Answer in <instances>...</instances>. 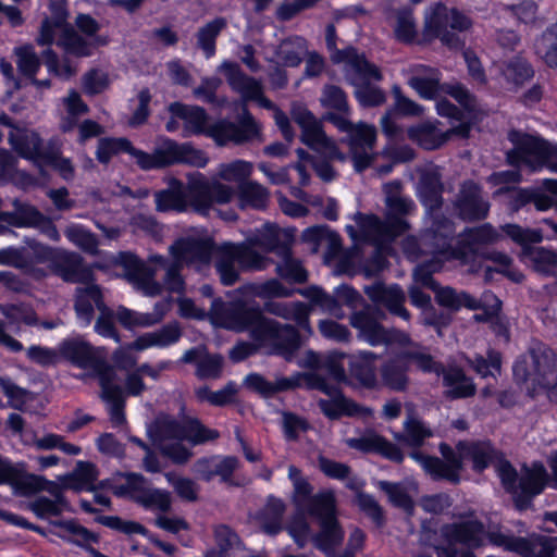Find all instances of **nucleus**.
Wrapping results in <instances>:
<instances>
[{
  "label": "nucleus",
  "mask_w": 557,
  "mask_h": 557,
  "mask_svg": "<svg viewBox=\"0 0 557 557\" xmlns=\"http://www.w3.org/2000/svg\"><path fill=\"white\" fill-rule=\"evenodd\" d=\"M456 449L462 456V463L465 460L471 461L475 473H482L494 466L503 488L511 496L518 511L531 509L534 499L549 483L550 478L543 462L533 461L531 466L524 463L519 474L491 440H460L456 443Z\"/></svg>",
  "instance_id": "f257e3e1"
},
{
  "label": "nucleus",
  "mask_w": 557,
  "mask_h": 557,
  "mask_svg": "<svg viewBox=\"0 0 557 557\" xmlns=\"http://www.w3.org/2000/svg\"><path fill=\"white\" fill-rule=\"evenodd\" d=\"M0 125L10 127L9 144L23 160L30 162L40 174L46 169L57 172L64 181H72L75 166L72 160L63 156V143L58 136L45 140L41 135L27 127H20L5 112H0Z\"/></svg>",
  "instance_id": "f03ea898"
},
{
  "label": "nucleus",
  "mask_w": 557,
  "mask_h": 557,
  "mask_svg": "<svg viewBox=\"0 0 557 557\" xmlns=\"http://www.w3.org/2000/svg\"><path fill=\"white\" fill-rule=\"evenodd\" d=\"M302 511L315 519L319 524L320 530L312 537L317 549L330 555L342 545L345 532L337 518V503L332 490L315 493Z\"/></svg>",
  "instance_id": "7ed1b4c3"
},
{
  "label": "nucleus",
  "mask_w": 557,
  "mask_h": 557,
  "mask_svg": "<svg viewBox=\"0 0 557 557\" xmlns=\"http://www.w3.org/2000/svg\"><path fill=\"white\" fill-rule=\"evenodd\" d=\"M211 313L223 327L236 333L247 332L255 343L270 320L256 301L243 299L226 302L221 297L213 298Z\"/></svg>",
  "instance_id": "20e7f679"
},
{
  "label": "nucleus",
  "mask_w": 557,
  "mask_h": 557,
  "mask_svg": "<svg viewBox=\"0 0 557 557\" xmlns=\"http://www.w3.org/2000/svg\"><path fill=\"white\" fill-rule=\"evenodd\" d=\"M513 148L506 152V162L512 168L527 165L533 171L547 168L557 173V145L541 136L512 129L508 135Z\"/></svg>",
  "instance_id": "39448f33"
},
{
  "label": "nucleus",
  "mask_w": 557,
  "mask_h": 557,
  "mask_svg": "<svg viewBox=\"0 0 557 557\" xmlns=\"http://www.w3.org/2000/svg\"><path fill=\"white\" fill-rule=\"evenodd\" d=\"M411 364L422 373L437 372L440 367L428 351L412 349L392 351L379 369L382 385L392 392H406L410 384Z\"/></svg>",
  "instance_id": "423d86ee"
},
{
  "label": "nucleus",
  "mask_w": 557,
  "mask_h": 557,
  "mask_svg": "<svg viewBox=\"0 0 557 557\" xmlns=\"http://www.w3.org/2000/svg\"><path fill=\"white\" fill-rule=\"evenodd\" d=\"M441 457L426 455L420 450H412L409 456L417 461L424 472L434 482H447L451 485H458L461 482V473L465 469L462 456L456 447H451L446 442L438 445Z\"/></svg>",
  "instance_id": "0eeeda50"
},
{
  "label": "nucleus",
  "mask_w": 557,
  "mask_h": 557,
  "mask_svg": "<svg viewBox=\"0 0 557 557\" xmlns=\"http://www.w3.org/2000/svg\"><path fill=\"white\" fill-rule=\"evenodd\" d=\"M497 240L498 233L490 223L473 227L467 226L460 233H456L446 260L468 264L484 256V246Z\"/></svg>",
  "instance_id": "6e6552de"
},
{
  "label": "nucleus",
  "mask_w": 557,
  "mask_h": 557,
  "mask_svg": "<svg viewBox=\"0 0 557 557\" xmlns=\"http://www.w3.org/2000/svg\"><path fill=\"white\" fill-rule=\"evenodd\" d=\"M488 543L493 547L520 557H557V537L542 534L523 537L512 533L492 531L488 534Z\"/></svg>",
  "instance_id": "1a4fd4ad"
},
{
  "label": "nucleus",
  "mask_w": 557,
  "mask_h": 557,
  "mask_svg": "<svg viewBox=\"0 0 557 557\" xmlns=\"http://www.w3.org/2000/svg\"><path fill=\"white\" fill-rule=\"evenodd\" d=\"M122 476L125 483L113 487V494L116 497H129L145 509H158L162 512L171 509L170 492L146 486L148 481L141 473L124 472Z\"/></svg>",
  "instance_id": "9d476101"
},
{
  "label": "nucleus",
  "mask_w": 557,
  "mask_h": 557,
  "mask_svg": "<svg viewBox=\"0 0 557 557\" xmlns=\"http://www.w3.org/2000/svg\"><path fill=\"white\" fill-rule=\"evenodd\" d=\"M259 134L260 129L253 115L244 106L237 122L219 119L211 123L207 137L211 138L216 146L224 147L230 143L243 145L252 141Z\"/></svg>",
  "instance_id": "9b49d317"
},
{
  "label": "nucleus",
  "mask_w": 557,
  "mask_h": 557,
  "mask_svg": "<svg viewBox=\"0 0 557 557\" xmlns=\"http://www.w3.org/2000/svg\"><path fill=\"white\" fill-rule=\"evenodd\" d=\"M58 349L60 360L69 361L81 369H92L99 382L102 381L104 374L109 376L115 372L114 369L97 354L95 347L79 336L62 339L58 345Z\"/></svg>",
  "instance_id": "f8f14e48"
},
{
  "label": "nucleus",
  "mask_w": 557,
  "mask_h": 557,
  "mask_svg": "<svg viewBox=\"0 0 557 557\" xmlns=\"http://www.w3.org/2000/svg\"><path fill=\"white\" fill-rule=\"evenodd\" d=\"M260 333L256 344L268 347L270 355L280 356L286 361H290L301 346V336L297 327L281 324L274 319H270Z\"/></svg>",
  "instance_id": "ddd939ff"
},
{
  "label": "nucleus",
  "mask_w": 557,
  "mask_h": 557,
  "mask_svg": "<svg viewBox=\"0 0 557 557\" xmlns=\"http://www.w3.org/2000/svg\"><path fill=\"white\" fill-rule=\"evenodd\" d=\"M512 376L518 385L532 381L534 387L549 389L557 379V362L533 354L531 368L528 359L521 356L512 364Z\"/></svg>",
  "instance_id": "4468645a"
},
{
  "label": "nucleus",
  "mask_w": 557,
  "mask_h": 557,
  "mask_svg": "<svg viewBox=\"0 0 557 557\" xmlns=\"http://www.w3.org/2000/svg\"><path fill=\"white\" fill-rule=\"evenodd\" d=\"M453 207L461 221L479 222L487 218L491 206L483 196L481 185L473 180H466L460 184Z\"/></svg>",
  "instance_id": "2eb2a0df"
},
{
  "label": "nucleus",
  "mask_w": 557,
  "mask_h": 557,
  "mask_svg": "<svg viewBox=\"0 0 557 557\" xmlns=\"http://www.w3.org/2000/svg\"><path fill=\"white\" fill-rule=\"evenodd\" d=\"M426 215L430 222L422 230V243L430 255L447 259L448 250L456 237V223L443 212Z\"/></svg>",
  "instance_id": "dca6fc26"
},
{
  "label": "nucleus",
  "mask_w": 557,
  "mask_h": 557,
  "mask_svg": "<svg viewBox=\"0 0 557 557\" xmlns=\"http://www.w3.org/2000/svg\"><path fill=\"white\" fill-rule=\"evenodd\" d=\"M379 358L380 356L371 350L350 354L347 362L348 380L346 385L368 391L377 389L380 386L376 366Z\"/></svg>",
  "instance_id": "f3484780"
},
{
  "label": "nucleus",
  "mask_w": 557,
  "mask_h": 557,
  "mask_svg": "<svg viewBox=\"0 0 557 557\" xmlns=\"http://www.w3.org/2000/svg\"><path fill=\"white\" fill-rule=\"evenodd\" d=\"M160 169L174 164H188L196 168H205L208 163L206 153L190 144H178L173 139H165L156 148Z\"/></svg>",
  "instance_id": "a211bd4d"
},
{
  "label": "nucleus",
  "mask_w": 557,
  "mask_h": 557,
  "mask_svg": "<svg viewBox=\"0 0 557 557\" xmlns=\"http://www.w3.org/2000/svg\"><path fill=\"white\" fill-rule=\"evenodd\" d=\"M224 75L230 87L240 94L244 101H259L260 104L270 109L273 103L263 96L261 84L252 76L247 75L239 64L226 61L223 63Z\"/></svg>",
  "instance_id": "6ab92c4d"
},
{
  "label": "nucleus",
  "mask_w": 557,
  "mask_h": 557,
  "mask_svg": "<svg viewBox=\"0 0 557 557\" xmlns=\"http://www.w3.org/2000/svg\"><path fill=\"white\" fill-rule=\"evenodd\" d=\"M52 267L64 282L73 284L95 282L94 270L85 264L83 257L76 252L58 250Z\"/></svg>",
  "instance_id": "aec40b11"
},
{
  "label": "nucleus",
  "mask_w": 557,
  "mask_h": 557,
  "mask_svg": "<svg viewBox=\"0 0 557 557\" xmlns=\"http://www.w3.org/2000/svg\"><path fill=\"white\" fill-rule=\"evenodd\" d=\"M347 445L363 454L380 455L398 465L403 463L405 459V455L397 444L376 432H369L360 437L349 438Z\"/></svg>",
  "instance_id": "412c9836"
},
{
  "label": "nucleus",
  "mask_w": 557,
  "mask_h": 557,
  "mask_svg": "<svg viewBox=\"0 0 557 557\" xmlns=\"http://www.w3.org/2000/svg\"><path fill=\"white\" fill-rule=\"evenodd\" d=\"M293 121L301 128L300 139L311 149L325 146L329 138L325 135L322 123L304 104H295L290 110Z\"/></svg>",
  "instance_id": "4be33fe9"
},
{
  "label": "nucleus",
  "mask_w": 557,
  "mask_h": 557,
  "mask_svg": "<svg viewBox=\"0 0 557 557\" xmlns=\"http://www.w3.org/2000/svg\"><path fill=\"white\" fill-rule=\"evenodd\" d=\"M440 364L437 372H432L437 376H443V385L447 388L445 396L449 399H465L475 395L476 386L473 380L466 375L462 368L450 366L446 368L441 361L435 360Z\"/></svg>",
  "instance_id": "5701e85b"
},
{
  "label": "nucleus",
  "mask_w": 557,
  "mask_h": 557,
  "mask_svg": "<svg viewBox=\"0 0 557 557\" xmlns=\"http://www.w3.org/2000/svg\"><path fill=\"white\" fill-rule=\"evenodd\" d=\"M169 111L173 116L184 121L185 136H208L211 123L205 108L175 101L169 106Z\"/></svg>",
  "instance_id": "b1692460"
},
{
  "label": "nucleus",
  "mask_w": 557,
  "mask_h": 557,
  "mask_svg": "<svg viewBox=\"0 0 557 557\" xmlns=\"http://www.w3.org/2000/svg\"><path fill=\"white\" fill-rule=\"evenodd\" d=\"M117 264L123 268L125 275L129 280L139 282L145 287H149L151 295L161 293V285L154 280L156 269L148 265L134 252L121 251L119 253Z\"/></svg>",
  "instance_id": "393cba45"
},
{
  "label": "nucleus",
  "mask_w": 557,
  "mask_h": 557,
  "mask_svg": "<svg viewBox=\"0 0 557 557\" xmlns=\"http://www.w3.org/2000/svg\"><path fill=\"white\" fill-rule=\"evenodd\" d=\"M500 76L509 91L517 92L535 76L533 64L523 55L515 54L502 62Z\"/></svg>",
  "instance_id": "a878e982"
},
{
  "label": "nucleus",
  "mask_w": 557,
  "mask_h": 557,
  "mask_svg": "<svg viewBox=\"0 0 557 557\" xmlns=\"http://www.w3.org/2000/svg\"><path fill=\"white\" fill-rule=\"evenodd\" d=\"M492 531H486L482 521L472 519L451 524L446 532V537L469 549H478L484 545L485 539L488 540Z\"/></svg>",
  "instance_id": "bb28decb"
},
{
  "label": "nucleus",
  "mask_w": 557,
  "mask_h": 557,
  "mask_svg": "<svg viewBox=\"0 0 557 557\" xmlns=\"http://www.w3.org/2000/svg\"><path fill=\"white\" fill-rule=\"evenodd\" d=\"M285 512L286 504L284 500L270 494L267 496L264 505L256 512L255 520L264 534L276 536L284 529Z\"/></svg>",
  "instance_id": "cd10ccee"
},
{
  "label": "nucleus",
  "mask_w": 557,
  "mask_h": 557,
  "mask_svg": "<svg viewBox=\"0 0 557 557\" xmlns=\"http://www.w3.org/2000/svg\"><path fill=\"white\" fill-rule=\"evenodd\" d=\"M444 185L442 176L436 171L422 173L419 181L418 197L426 214L442 212L444 205Z\"/></svg>",
  "instance_id": "c85d7f7f"
},
{
  "label": "nucleus",
  "mask_w": 557,
  "mask_h": 557,
  "mask_svg": "<svg viewBox=\"0 0 557 557\" xmlns=\"http://www.w3.org/2000/svg\"><path fill=\"white\" fill-rule=\"evenodd\" d=\"M116 373L107 376L99 382L101 397L109 405V417L113 428H120L126 423L125 398L123 388L114 383Z\"/></svg>",
  "instance_id": "c756f323"
},
{
  "label": "nucleus",
  "mask_w": 557,
  "mask_h": 557,
  "mask_svg": "<svg viewBox=\"0 0 557 557\" xmlns=\"http://www.w3.org/2000/svg\"><path fill=\"white\" fill-rule=\"evenodd\" d=\"M376 313V309L366 308L355 312L350 318L351 326L358 330L359 336L373 347L382 345L385 329L379 322Z\"/></svg>",
  "instance_id": "7c9ffc66"
},
{
  "label": "nucleus",
  "mask_w": 557,
  "mask_h": 557,
  "mask_svg": "<svg viewBox=\"0 0 557 557\" xmlns=\"http://www.w3.org/2000/svg\"><path fill=\"white\" fill-rule=\"evenodd\" d=\"M293 236L275 224L267 223L259 235L251 238V243L265 252H275L277 256L288 255L292 249Z\"/></svg>",
  "instance_id": "2f4dec72"
},
{
  "label": "nucleus",
  "mask_w": 557,
  "mask_h": 557,
  "mask_svg": "<svg viewBox=\"0 0 557 557\" xmlns=\"http://www.w3.org/2000/svg\"><path fill=\"white\" fill-rule=\"evenodd\" d=\"M416 72L428 73L426 76L412 75L408 78L407 84L412 88L420 98L424 100H435L440 92L443 91L441 83V72L437 69L425 64H419L414 69Z\"/></svg>",
  "instance_id": "473e14b6"
},
{
  "label": "nucleus",
  "mask_w": 557,
  "mask_h": 557,
  "mask_svg": "<svg viewBox=\"0 0 557 557\" xmlns=\"http://www.w3.org/2000/svg\"><path fill=\"white\" fill-rule=\"evenodd\" d=\"M55 528L62 532L55 533L62 541L75 545L77 547H86L87 544H98L100 535L82 525L76 519H61L53 521Z\"/></svg>",
  "instance_id": "72a5a7b5"
},
{
  "label": "nucleus",
  "mask_w": 557,
  "mask_h": 557,
  "mask_svg": "<svg viewBox=\"0 0 557 557\" xmlns=\"http://www.w3.org/2000/svg\"><path fill=\"white\" fill-rule=\"evenodd\" d=\"M363 223L360 226L368 232L376 235L386 237L388 239H395L404 235L409 228V222L401 216L386 215L385 221H381L376 215H362L360 214Z\"/></svg>",
  "instance_id": "f704fd0d"
},
{
  "label": "nucleus",
  "mask_w": 557,
  "mask_h": 557,
  "mask_svg": "<svg viewBox=\"0 0 557 557\" xmlns=\"http://www.w3.org/2000/svg\"><path fill=\"white\" fill-rule=\"evenodd\" d=\"M447 135L431 122H421L407 128L408 139L428 151L436 150L445 145L448 141Z\"/></svg>",
  "instance_id": "c9c22d12"
},
{
  "label": "nucleus",
  "mask_w": 557,
  "mask_h": 557,
  "mask_svg": "<svg viewBox=\"0 0 557 557\" xmlns=\"http://www.w3.org/2000/svg\"><path fill=\"white\" fill-rule=\"evenodd\" d=\"M244 384L249 391L259 394L263 398H272L277 393L295 389L298 385L296 380H288V377L285 376L277 379L275 382H271L257 372L247 374Z\"/></svg>",
  "instance_id": "e433bc0d"
},
{
  "label": "nucleus",
  "mask_w": 557,
  "mask_h": 557,
  "mask_svg": "<svg viewBox=\"0 0 557 557\" xmlns=\"http://www.w3.org/2000/svg\"><path fill=\"white\" fill-rule=\"evenodd\" d=\"M0 221L13 227H37L46 222L52 226V220L41 213L35 206L20 203L12 212H0Z\"/></svg>",
  "instance_id": "4c0bfd02"
},
{
  "label": "nucleus",
  "mask_w": 557,
  "mask_h": 557,
  "mask_svg": "<svg viewBox=\"0 0 557 557\" xmlns=\"http://www.w3.org/2000/svg\"><path fill=\"white\" fill-rule=\"evenodd\" d=\"M395 18L394 37L398 42L407 46L428 44L423 36L422 39H418L417 22L411 7L404 5L396 9Z\"/></svg>",
  "instance_id": "58836bf2"
},
{
  "label": "nucleus",
  "mask_w": 557,
  "mask_h": 557,
  "mask_svg": "<svg viewBox=\"0 0 557 557\" xmlns=\"http://www.w3.org/2000/svg\"><path fill=\"white\" fill-rule=\"evenodd\" d=\"M253 244L251 239L248 243H239L225 244L227 250L232 253V256L237 261V264L243 271H261L264 270L268 265V258L258 252L253 248Z\"/></svg>",
  "instance_id": "ea45409f"
},
{
  "label": "nucleus",
  "mask_w": 557,
  "mask_h": 557,
  "mask_svg": "<svg viewBox=\"0 0 557 557\" xmlns=\"http://www.w3.org/2000/svg\"><path fill=\"white\" fill-rule=\"evenodd\" d=\"M24 243L22 253L25 272L33 271L36 264L50 263L52 265L59 249L29 237H25Z\"/></svg>",
  "instance_id": "a19ab883"
},
{
  "label": "nucleus",
  "mask_w": 557,
  "mask_h": 557,
  "mask_svg": "<svg viewBox=\"0 0 557 557\" xmlns=\"http://www.w3.org/2000/svg\"><path fill=\"white\" fill-rule=\"evenodd\" d=\"M97 290L102 301H104L103 293L98 284L95 282L86 284L85 287H78L76 289V296L74 300V310L78 320L84 325H89L95 317L96 298H94V292Z\"/></svg>",
  "instance_id": "79ce46f5"
},
{
  "label": "nucleus",
  "mask_w": 557,
  "mask_h": 557,
  "mask_svg": "<svg viewBox=\"0 0 557 557\" xmlns=\"http://www.w3.org/2000/svg\"><path fill=\"white\" fill-rule=\"evenodd\" d=\"M156 208L160 212L170 210L183 211L187 205V193L184 184L173 178L170 187L156 193Z\"/></svg>",
  "instance_id": "37998d69"
},
{
  "label": "nucleus",
  "mask_w": 557,
  "mask_h": 557,
  "mask_svg": "<svg viewBox=\"0 0 557 557\" xmlns=\"http://www.w3.org/2000/svg\"><path fill=\"white\" fill-rule=\"evenodd\" d=\"M176 258H190L200 262L210 260L213 243L210 239H180L172 246Z\"/></svg>",
  "instance_id": "c03bdc74"
},
{
  "label": "nucleus",
  "mask_w": 557,
  "mask_h": 557,
  "mask_svg": "<svg viewBox=\"0 0 557 557\" xmlns=\"http://www.w3.org/2000/svg\"><path fill=\"white\" fill-rule=\"evenodd\" d=\"M211 183L201 174L190 178L187 193V202L199 212H206L212 207Z\"/></svg>",
  "instance_id": "a18cd8bd"
},
{
  "label": "nucleus",
  "mask_w": 557,
  "mask_h": 557,
  "mask_svg": "<svg viewBox=\"0 0 557 557\" xmlns=\"http://www.w3.org/2000/svg\"><path fill=\"white\" fill-rule=\"evenodd\" d=\"M386 215L405 218L414 209V202L408 197L400 196L401 183L398 180L384 185Z\"/></svg>",
  "instance_id": "49530a36"
},
{
  "label": "nucleus",
  "mask_w": 557,
  "mask_h": 557,
  "mask_svg": "<svg viewBox=\"0 0 557 557\" xmlns=\"http://www.w3.org/2000/svg\"><path fill=\"white\" fill-rule=\"evenodd\" d=\"M218 557H247L238 534L228 525L222 524L215 530Z\"/></svg>",
  "instance_id": "de8ad7c7"
},
{
  "label": "nucleus",
  "mask_w": 557,
  "mask_h": 557,
  "mask_svg": "<svg viewBox=\"0 0 557 557\" xmlns=\"http://www.w3.org/2000/svg\"><path fill=\"white\" fill-rule=\"evenodd\" d=\"M319 407L322 413L330 420H339L342 417H355L362 411V406L348 397L320 399Z\"/></svg>",
  "instance_id": "09e8293b"
},
{
  "label": "nucleus",
  "mask_w": 557,
  "mask_h": 557,
  "mask_svg": "<svg viewBox=\"0 0 557 557\" xmlns=\"http://www.w3.org/2000/svg\"><path fill=\"white\" fill-rule=\"evenodd\" d=\"M185 419L178 421L172 417L158 418L149 430V436L153 443L165 440L184 441Z\"/></svg>",
  "instance_id": "8fccbe9b"
},
{
  "label": "nucleus",
  "mask_w": 557,
  "mask_h": 557,
  "mask_svg": "<svg viewBox=\"0 0 557 557\" xmlns=\"http://www.w3.org/2000/svg\"><path fill=\"white\" fill-rule=\"evenodd\" d=\"M225 27V18L219 16L199 28L197 33V45L203 51L207 59L215 54L216 39Z\"/></svg>",
  "instance_id": "3c124183"
},
{
  "label": "nucleus",
  "mask_w": 557,
  "mask_h": 557,
  "mask_svg": "<svg viewBox=\"0 0 557 557\" xmlns=\"http://www.w3.org/2000/svg\"><path fill=\"white\" fill-rule=\"evenodd\" d=\"M16 66L20 74L27 81L37 76L44 61L38 57L32 44H24L14 48Z\"/></svg>",
  "instance_id": "603ef678"
},
{
  "label": "nucleus",
  "mask_w": 557,
  "mask_h": 557,
  "mask_svg": "<svg viewBox=\"0 0 557 557\" xmlns=\"http://www.w3.org/2000/svg\"><path fill=\"white\" fill-rule=\"evenodd\" d=\"M502 363V352L494 348L486 350V357L475 354L473 358L469 360L470 367L483 379L488 376L496 377L497 374H500Z\"/></svg>",
  "instance_id": "864d4df0"
},
{
  "label": "nucleus",
  "mask_w": 557,
  "mask_h": 557,
  "mask_svg": "<svg viewBox=\"0 0 557 557\" xmlns=\"http://www.w3.org/2000/svg\"><path fill=\"white\" fill-rule=\"evenodd\" d=\"M448 9L443 2H437L432 8L430 16L425 21L423 37L424 41L431 42L436 39L441 33L447 29L449 25V13Z\"/></svg>",
  "instance_id": "5fc2aeb1"
},
{
  "label": "nucleus",
  "mask_w": 557,
  "mask_h": 557,
  "mask_svg": "<svg viewBox=\"0 0 557 557\" xmlns=\"http://www.w3.org/2000/svg\"><path fill=\"white\" fill-rule=\"evenodd\" d=\"M132 141L126 137H102L98 140L96 159L101 164H108L114 156L127 153L132 149Z\"/></svg>",
  "instance_id": "6e6d98bb"
},
{
  "label": "nucleus",
  "mask_w": 557,
  "mask_h": 557,
  "mask_svg": "<svg viewBox=\"0 0 557 557\" xmlns=\"http://www.w3.org/2000/svg\"><path fill=\"white\" fill-rule=\"evenodd\" d=\"M220 433L215 429L206 426L198 418H185L184 441L197 446L219 438Z\"/></svg>",
  "instance_id": "4d7b16f0"
},
{
  "label": "nucleus",
  "mask_w": 557,
  "mask_h": 557,
  "mask_svg": "<svg viewBox=\"0 0 557 557\" xmlns=\"http://www.w3.org/2000/svg\"><path fill=\"white\" fill-rule=\"evenodd\" d=\"M283 262L277 264V275L289 284H304L308 281V271L301 261L293 257L292 249L288 255H282Z\"/></svg>",
  "instance_id": "13d9d810"
},
{
  "label": "nucleus",
  "mask_w": 557,
  "mask_h": 557,
  "mask_svg": "<svg viewBox=\"0 0 557 557\" xmlns=\"http://www.w3.org/2000/svg\"><path fill=\"white\" fill-rule=\"evenodd\" d=\"M96 298V308L99 310V317L95 323V331L97 334L106 338L119 339L120 335L114 325V312L109 308L106 301H102L97 290L94 292Z\"/></svg>",
  "instance_id": "bf43d9fd"
},
{
  "label": "nucleus",
  "mask_w": 557,
  "mask_h": 557,
  "mask_svg": "<svg viewBox=\"0 0 557 557\" xmlns=\"http://www.w3.org/2000/svg\"><path fill=\"white\" fill-rule=\"evenodd\" d=\"M236 388L233 383H227L223 388L213 392L209 386L203 385L195 389V397L199 403H209L215 407H225L235 400Z\"/></svg>",
  "instance_id": "052dcab7"
},
{
  "label": "nucleus",
  "mask_w": 557,
  "mask_h": 557,
  "mask_svg": "<svg viewBox=\"0 0 557 557\" xmlns=\"http://www.w3.org/2000/svg\"><path fill=\"white\" fill-rule=\"evenodd\" d=\"M153 262L165 271L163 284L170 293H182L185 288V281L181 274V265L163 256H154Z\"/></svg>",
  "instance_id": "680f3d73"
},
{
  "label": "nucleus",
  "mask_w": 557,
  "mask_h": 557,
  "mask_svg": "<svg viewBox=\"0 0 557 557\" xmlns=\"http://www.w3.org/2000/svg\"><path fill=\"white\" fill-rule=\"evenodd\" d=\"M238 198L243 203L260 210L265 208L269 193L261 184L248 181L239 184Z\"/></svg>",
  "instance_id": "e2e57ef3"
},
{
  "label": "nucleus",
  "mask_w": 557,
  "mask_h": 557,
  "mask_svg": "<svg viewBox=\"0 0 557 557\" xmlns=\"http://www.w3.org/2000/svg\"><path fill=\"white\" fill-rule=\"evenodd\" d=\"M349 355L350 354L333 350L324 356L322 370H325L327 375L338 384L346 385L347 383L348 372H346L345 367L347 366Z\"/></svg>",
  "instance_id": "0e129e2a"
},
{
  "label": "nucleus",
  "mask_w": 557,
  "mask_h": 557,
  "mask_svg": "<svg viewBox=\"0 0 557 557\" xmlns=\"http://www.w3.org/2000/svg\"><path fill=\"white\" fill-rule=\"evenodd\" d=\"M42 61L48 73L62 81H69L76 74V67L72 65L71 61L65 58L61 62L58 53L51 48L42 52Z\"/></svg>",
  "instance_id": "69168bd1"
},
{
  "label": "nucleus",
  "mask_w": 557,
  "mask_h": 557,
  "mask_svg": "<svg viewBox=\"0 0 557 557\" xmlns=\"http://www.w3.org/2000/svg\"><path fill=\"white\" fill-rule=\"evenodd\" d=\"M530 250L531 252L525 257L532 261L533 269L545 276L554 275L557 268V252L542 246Z\"/></svg>",
  "instance_id": "338daca9"
},
{
  "label": "nucleus",
  "mask_w": 557,
  "mask_h": 557,
  "mask_svg": "<svg viewBox=\"0 0 557 557\" xmlns=\"http://www.w3.org/2000/svg\"><path fill=\"white\" fill-rule=\"evenodd\" d=\"M236 263L235 258L227 250L225 245H223L220 249L215 268L220 275L221 283L224 286H232L238 281L239 273L235 267Z\"/></svg>",
  "instance_id": "774afa93"
}]
</instances>
